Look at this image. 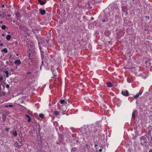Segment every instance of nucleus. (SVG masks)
Returning a JSON list of instances; mask_svg holds the SVG:
<instances>
[{
    "mask_svg": "<svg viewBox=\"0 0 152 152\" xmlns=\"http://www.w3.org/2000/svg\"><path fill=\"white\" fill-rule=\"evenodd\" d=\"M2 23V21L1 22V23Z\"/></svg>",
    "mask_w": 152,
    "mask_h": 152,
    "instance_id": "obj_42",
    "label": "nucleus"
},
{
    "mask_svg": "<svg viewBox=\"0 0 152 152\" xmlns=\"http://www.w3.org/2000/svg\"><path fill=\"white\" fill-rule=\"evenodd\" d=\"M1 52H4L5 53H7L8 52V50L6 48H4L1 50Z\"/></svg>",
    "mask_w": 152,
    "mask_h": 152,
    "instance_id": "obj_13",
    "label": "nucleus"
},
{
    "mask_svg": "<svg viewBox=\"0 0 152 152\" xmlns=\"http://www.w3.org/2000/svg\"><path fill=\"white\" fill-rule=\"evenodd\" d=\"M40 13L42 15H44L46 13V11L45 10L40 9L39 10Z\"/></svg>",
    "mask_w": 152,
    "mask_h": 152,
    "instance_id": "obj_5",
    "label": "nucleus"
},
{
    "mask_svg": "<svg viewBox=\"0 0 152 152\" xmlns=\"http://www.w3.org/2000/svg\"><path fill=\"white\" fill-rule=\"evenodd\" d=\"M97 146H98V145L96 144H95L94 145V147H96Z\"/></svg>",
    "mask_w": 152,
    "mask_h": 152,
    "instance_id": "obj_33",
    "label": "nucleus"
},
{
    "mask_svg": "<svg viewBox=\"0 0 152 152\" xmlns=\"http://www.w3.org/2000/svg\"><path fill=\"white\" fill-rule=\"evenodd\" d=\"M31 73V72H27V74L29 75Z\"/></svg>",
    "mask_w": 152,
    "mask_h": 152,
    "instance_id": "obj_30",
    "label": "nucleus"
},
{
    "mask_svg": "<svg viewBox=\"0 0 152 152\" xmlns=\"http://www.w3.org/2000/svg\"><path fill=\"white\" fill-rule=\"evenodd\" d=\"M141 94V93H137V94L134 96V98L135 99L137 98L139 95H140Z\"/></svg>",
    "mask_w": 152,
    "mask_h": 152,
    "instance_id": "obj_15",
    "label": "nucleus"
},
{
    "mask_svg": "<svg viewBox=\"0 0 152 152\" xmlns=\"http://www.w3.org/2000/svg\"><path fill=\"white\" fill-rule=\"evenodd\" d=\"M60 103L62 104H67V102H66L65 100H64V99H63V100H62V99H61L60 100Z\"/></svg>",
    "mask_w": 152,
    "mask_h": 152,
    "instance_id": "obj_10",
    "label": "nucleus"
},
{
    "mask_svg": "<svg viewBox=\"0 0 152 152\" xmlns=\"http://www.w3.org/2000/svg\"><path fill=\"white\" fill-rule=\"evenodd\" d=\"M6 28V26L4 25H2L1 26V28L3 30H4Z\"/></svg>",
    "mask_w": 152,
    "mask_h": 152,
    "instance_id": "obj_23",
    "label": "nucleus"
},
{
    "mask_svg": "<svg viewBox=\"0 0 152 152\" xmlns=\"http://www.w3.org/2000/svg\"><path fill=\"white\" fill-rule=\"evenodd\" d=\"M127 80L128 81V82L129 83H131L132 82V79H131V80L130 79V78H128L127 79Z\"/></svg>",
    "mask_w": 152,
    "mask_h": 152,
    "instance_id": "obj_22",
    "label": "nucleus"
},
{
    "mask_svg": "<svg viewBox=\"0 0 152 152\" xmlns=\"http://www.w3.org/2000/svg\"><path fill=\"white\" fill-rule=\"evenodd\" d=\"M52 73L53 74V76L52 77L53 78H56V75L54 73V71H52Z\"/></svg>",
    "mask_w": 152,
    "mask_h": 152,
    "instance_id": "obj_14",
    "label": "nucleus"
},
{
    "mask_svg": "<svg viewBox=\"0 0 152 152\" xmlns=\"http://www.w3.org/2000/svg\"><path fill=\"white\" fill-rule=\"evenodd\" d=\"M3 79V78L2 77H0V81H1Z\"/></svg>",
    "mask_w": 152,
    "mask_h": 152,
    "instance_id": "obj_29",
    "label": "nucleus"
},
{
    "mask_svg": "<svg viewBox=\"0 0 152 152\" xmlns=\"http://www.w3.org/2000/svg\"><path fill=\"white\" fill-rule=\"evenodd\" d=\"M133 1H134V0H132Z\"/></svg>",
    "mask_w": 152,
    "mask_h": 152,
    "instance_id": "obj_44",
    "label": "nucleus"
},
{
    "mask_svg": "<svg viewBox=\"0 0 152 152\" xmlns=\"http://www.w3.org/2000/svg\"><path fill=\"white\" fill-rule=\"evenodd\" d=\"M13 107V105H12L10 104L7 105H6L5 106L6 107Z\"/></svg>",
    "mask_w": 152,
    "mask_h": 152,
    "instance_id": "obj_24",
    "label": "nucleus"
},
{
    "mask_svg": "<svg viewBox=\"0 0 152 152\" xmlns=\"http://www.w3.org/2000/svg\"><path fill=\"white\" fill-rule=\"evenodd\" d=\"M5 130L6 131H9L10 130V129L9 128L6 127L5 129Z\"/></svg>",
    "mask_w": 152,
    "mask_h": 152,
    "instance_id": "obj_27",
    "label": "nucleus"
},
{
    "mask_svg": "<svg viewBox=\"0 0 152 152\" xmlns=\"http://www.w3.org/2000/svg\"><path fill=\"white\" fill-rule=\"evenodd\" d=\"M53 113L55 115L57 116L59 114V112L57 111H55Z\"/></svg>",
    "mask_w": 152,
    "mask_h": 152,
    "instance_id": "obj_20",
    "label": "nucleus"
},
{
    "mask_svg": "<svg viewBox=\"0 0 152 152\" xmlns=\"http://www.w3.org/2000/svg\"><path fill=\"white\" fill-rule=\"evenodd\" d=\"M102 1L101 0V1H99L98 2H99L100 1Z\"/></svg>",
    "mask_w": 152,
    "mask_h": 152,
    "instance_id": "obj_39",
    "label": "nucleus"
},
{
    "mask_svg": "<svg viewBox=\"0 0 152 152\" xmlns=\"http://www.w3.org/2000/svg\"><path fill=\"white\" fill-rule=\"evenodd\" d=\"M140 143L142 145H144L147 141L146 138L144 136H142L140 138Z\"/></svg>",
    "mask_w": 152,
    "mask_h": 152,
    "instance_id": "obj_2",
    "label": "nucleus"
},
{
    "mask_svg": "<svg viewBox=\"0 0 152 152\" xmlns=\"http://www.w3.org/2000/svg\"><path fill=\"white\" fill-rule=\"evenodd\" d=\"M149 152H152V149L150 150V151H149Z\"/></svg>",
    "mask_w": 152,
    "mask_h": 152,
    "instance_id": "obj_35",
    "label": "nucleus"
},
{
    "mask_svg": "<svg viewBox=\"0 0 152 152\" xmlns=\"http://www.w3.org/2000/svg\"><path fill=\"white\" fill-rule=\"evenodd\" d=\"M102 151V149H99V152H101Z\"/></svg>",
    "mask_w": 152,
    "mask_h": 152,
    "instance_id": "obj_34",
    "label": "nucleus"
},
{
    "mask_svg": "<svg viewBox=\"0 0 152 152\" xmlns=\"http://www.w3.org/2000/svg\"><path fill=\"white\" fill-rule=\"evenodd\" d=\"M121 94L126 96H128L129 95L128 91L126 90L122 91L121 92Z\"/></svg>",
    "mask_w": 152,
    "mask_h": 152,
    "instance_id": "obj_3",
    "label": "nucleus"
},
{
    "mask_svg": "<svg viewBox=\"0 0 152 152\" xmlns=\"http://www.w3.org/2000/svg\"><path fill=\"white\" fill-rule=\"evenodd\" d=\"M31 49H32L34 51H35V50H36V48L34 47V46H32L31 47Z\"/></svg>",
    "mask_w": 152,
    "mask_h": 152,
    "instance_id": "obj_21",
    "label": "nucleus"
},
{
    "mask_svg": "<svg viewBox=\"0 0 152 152\" xmlns=\"http://www.w3.org/2000/svg\"><path fill=\"white\" fill-rule=\"evenodd\" d=\"M145 18H147L148 19H149V16H146L145 17Z\"/></svg>",
    "mask_w": 152,
    "mask_h": 152,
    "instance_id": "obj_31",
    "label": "nucleus"
},
{
    "mask_svg": "<svg viewBox=\"0 0 152 152\" xmlns=\"http://www.w3.org/2000/svg\"><path fill=\"white\" fill-rule=\"evenodd\" d=\"M12 135L14 136L15 137H16L18 135V133L16 131H12L11 133Z\"/></svg>",
    "mask_w": 152,
    "mask_h": 152,
    "instance_id": "obj_11",
    "label": "nucleus"
},
{
    "mask_svg": "<svg viewBox=\"0 0 152 152\" xmlns=\"http://www.w3.org/2000/svg\"><path fill=\"white\" fill-rule=\"evenodd\" d=\"M122 11L124 12H126L127 10V7L126 6H124L122 7Z\"/></svg>",
    "mask_w": 152,
    "mask_h": 152,
    "instance_id": "obj_6",
    "label": "nucleus"
},
{
    "mask_svg": "<svg viewBox=\"0 0 152 152\" xmlns=\"http://www.w3.org/2000/svg\"><path fill=\"white\" fill-rule=\"evenodd\" d=\"M4 72L6 75V77H9V73L8 71L7 70H6Z\"/></svg>",
    "mask_w": 152,
    "mask_h": 152,
    "instance_id": "obj_18",
    "label": "nucleus"
},
{
    "mask_svg": "<svg viewBox=\"0 0 152 152\" xmlns=\"http://www.w3.org/2000/svg\"><path fill=\"white\" fill-rule=\"evenodd\" d=\"M16 55H17V56H18V54H16Z\"/></svg>",
    "mask_w": 152,
    "mask_h": 152,
    "instance_id": "obj_38",
    "label": "nucleus"
},
{
    "mask_svg": "<svg viewBox=\"0 0 152 152\" xmlns=\"http://www.w3.org/2000/svg\"><path fill=\"white\" fill-rule=\"evenodd\" d=\"M6 87L7 88H9L10 87V86L9 84H7Z\"/></svg>",
    "mask_w": 152,
    "mask_h": 152,
    "instance_id": "obj_28",
    "label": "nucleus"
},
{
    "mask_svg": "<svg viewBox=\"0 0 152 152\" xmlns=\"http://www.w3.org/2000/svg\"><path fill=\"white\" fill-rule=\"evenodd\" d=\"M0 45L1 46H2L3 45V44L2 43H1L0 44Z\"/></svg>",
    "mask_w": 152,
    "mask_h": 152,
    "instance_id": "obj_32",
    "label": "nucleus"
},
{
    "mask_svg": "<svg viewBox=\"0 0 152 152\" xmlns=\"http://www.w3.org/2000/svg\"><path fill=\"white\" fill-rule=\"evenodd\" d=\"M77 150L76 148H72L71 151L72 152H75V151H77Z\"/></svg>",
    "mask_w": 152,
    "mask_h": 152,
    "instance_id": "obj_17",
    "label": "nucleus"
},
{
    "mask_svg": "<svg viewBox=\"0 0 152 152\" xmlns=\"http://www.w3.org/2000/svg\"><path fill=\"white\" fill-rule=\"evenodd\" d=\"M11 37V36L10 35H8L6 37V39L8 41H9Z\"/></svg>",
    "mask_w": 152,
    "mask_h": 152,
    "instance_id": "obj_16",
    "label": "nucleus"
},
{
    "mask_svg": "<svg viewBox=\"0 0 152 152\" xmlns=\"http://www.w3.org/2000/svg\"><path fill=\"white\" fill-rule=\"evenodd\" d=\"M107 87L110 88L112 87L113 86V84L110 82H107Z\"/></svg>",
    "mask_w": 152,
    "mask_h": 152,
    "instance_id": "obj_8",
    "label": "nucleus"
},
{
    "mask_svg": "<svg viewBox=\"0 0 152 152\" xmlns=\"http://www.w3.org/2000/svg\"><path fill=\"white\" fill-rule=\"evenodd\" d=\"M29 59H31V58L30 57V56H29Z\"/></svg>",
    "mask_w": 152,
    "mask_h": 152,
    "instance_id": "obj_36",
    "label": "nucleus"
},
{
    "mask_svg": "<svg viewBox=\"0 0 152 152\" xmlns=\"http://www.w3.org/2000/svg\"><path fill=\"white\" fill-rule=\"evenodd\" d=\"M25 116L26 117L28 118V119L27 120L28 122H30L31 121V118L29 115H28L26 114L25 115Z\"/></svg>",
    "mask_w": 152,
    "mask_h": 152,
    "instance_id": "obj_12",
    "label": "nucleus"
},
{
    "mask_svg": "<svg viewBox=\"0 0 152 152\" xmlns=\"http://www.w3.org/2000/svg\"><path fill=\"white\" fill-rule=\"evenodd\" d=\"M38 2L41 5H44L46 3V1H44L42 0H38Z\"/></svg>",
    "mask_w": 152,
    "mask_h": 152,
    "instance_id": "obj_9",
    "label": "nucleus"
},
{
    "mask_svg": "<svg viewBox=\"0 0 152 152\" xmlns=\"http://www.w3.org/2000/svg\"><path fill=\"white\" fill-rule=\"evenodd\" d=\"M14 63L15 64L17 65H20L21 64V62L20 60H16Z\"/></svg>",
    "mask_w": 152,
    "mask_h": 152,
    "instance_id": "obj_7",
    "label": "nucleus"
},
{
    "mask_svg": "<svg viewBox=\"0 0 152 152\" xmlns=\"http://www.w3.org/2000/svg\"><path fill=\"white\" fill-rule=\"evenodd\" d=\"M39 49L40 51L41 58L42 59V63H43V60L44 58V52L42 50V48L41 47L39 48Z\"/></svg>",
    "mask_w": 152,
    "mask_h": 152,
    "instance_id": "obj_4",
    "label": "nucleus"
},
{
    "mask_svg": "<svg viewBox=\"0 0 152 152\" xmlns=\"http://www.w3.org/2000/svg\"><path fill=\"white\" fill-rule=\"evenodd\" d=\"M86 146H88V144H86Z\"/></svg>",
    "mask_w": 152,
    "mask_h": 152,
    "instance_id": "obj_37",
    "label": "nucleus"
},
{
    "mask_svg": "<svg viewBox=\"0 0 152 152\" xmlns=\"http://www.w3.org/2000/svg\"><path fill=\"white\" fill-rule=\"evenodd\" d=\"M2 7H4V5H3L2 6Z\"/></svg>",
    "mask_w": 152,
    "mask_h": 152,
    "instance_id": "obj_41",
    "label": "nucleus"
},
{
    "mask_svg": "<svg viewBox=\"0 0 152 152\" xmlns=\"http://www.w3.org/2000/svg\"><path fill=\"white\" fill-rule=\"evenodd\" d=\"M92 132L90 130H88L86 131L85 134H86V137L87 138H88L90 137H93V135L91 134Z\"/></svg>",
    "mask_w": 152,
    "mask_h": 152,
    "instance_id": "obj_1",
    "label": "nucleus"
},
{
    "mask_svg": "<svg viewBox=\"0 0 152 152\" xmlns=\"http://www.w3.org/2000/svg\"><path fill=\"white\" fill-rule=\"evenodd\" d=\"M29 55V56H30V53Z\"/></svg>",
    "mask_w": 152,
    "mask_h": 152,
    "instance_id": "obj_43",
    "label": "nucleus"
},
{
    "mask_svg": "<svg viewBox=\"0 0 152 152\" xmlns=\"http://www.w3.org/2000/svg\"><path fill=\"white\" fill-rule=\"evenodd\" d=\"M11 55H10V57H11Z\"/></svg>",
    "mask_w": 152,
    "mask_h": 152,
    "instance_id": "obj_40",
    "label": "nucleus"
},
{
    "mask_svg": "<svg viewBox=\"0 0 152 152\" xmlns=\"http://www.w3.org/2000/svg\"><path fill=\"white\" fill-rule=\"evenodd\" d=\"M132 117L134 118H135V114L134 113V112H133L132 113Z\"/></svg>",
    "mask_w": 152,
    "mask_h": 152,
    "instance_id": "obj_26",
    "label": "nucleus"
},
{
    "mask_svg": "<svg viewBox=\"0 0 152 152\" xmlns=\"http://www.w3.org/2000/svg\"><path fill=\"white\" fill-rule=\"evenodd\" d=\"M39 116L40 118H43L44 117V115L42 113L39 114Z\"/></svg>",
    "mask_w": 152,
    "mask_h": 152,
    "instance_id": "obj_19",
    "label": "nucleus"
},
{
    "mask_svg": "<svg viewBox=\"0 0 152 152\" xmlns=\"http://www.w3.org/2000/svg\"><path fill=\"white\" fill-rule=\"evenodd\" d=\"M108 21V19L107 18L105 19H103L102 20V22H106V21Z\"/></svg>",
    "mask_w": 152,
    "mask_h": 152,
    "instance_id": "obj_25",
    "label": "nucleus"
}]
</instances>
